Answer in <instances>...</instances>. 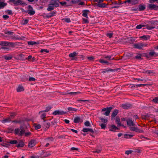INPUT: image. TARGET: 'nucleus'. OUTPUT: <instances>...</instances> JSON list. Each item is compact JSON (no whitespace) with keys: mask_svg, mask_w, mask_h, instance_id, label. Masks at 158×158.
Here are the masks:
<instances>
[{"mask_svg":"<svg viewBox=\"0 0 158 158\" xmlns=\"http://www.w3.org/2000/svg\"><path fill=\"white\" fill-rule=\"evenodd\" d=\"M148 45L144 43H141L137 44H134V47L135 48L139 49H142L143 47H146Z\"/></svg>","mask_w":158,"mask_h":158,"instance_id":"1","label":"nucleus"},{"mask_svg":"<svg viewBox=\"0 0 158 158\" xmlns=\"http://www.w3.org/2000/svg\"><path fill=\"white\" fill-rule=\"evenodd\" d=\"M112 109V108L111 107H107L102 109V112L105 111V112L103 113V114L106 116H108Z\"/></svg>","mask_w":158,"mask_h":158,"instance_id":"2","label":"nucleus"},{"mask_svg":"<svg viewBox=\"0 0 158 158\" xmlns=\"http://www.w3.org/2000/svg\"><path fill=\"white\" fill-rule=\"evenodd\" d=\"M108 128L109 130L110 131L115 132L118 129V128L114 125L112 124L109 126Z\"/></svg>","mask_w":158,"mask_h":158,"instance_id":"3","label":"nucleus"},{"mask_svg":"<svg viewBox=\"0 0 158 158\" xmlns=\"http://www.w3.org/2000/svg\"><path fill=\"white\" fill-rule=\"evenodd\" d=\"M28 13L30 15H33L35 13V11L33 10L32 7L30 5L28 6Z\"/></svg>","mask_w":158,"mask_h":158,"instance_id":"4","label":"nucleus"},{"mask_svg":"<svg viewBox=\"0 0 158 158\" xmlns=\"http://www.w3.org/2000/svg\"><path fill=\"white\" fill-rule=\"evenodd\" d=\"M148 8L149 9L151 10H158V6L156 5L153 4H149L148 5Z\"/></svg>","mask_w":158,"mask_h":158,"instance_id":"5","label":"nucleus"},{"mask_svg":"<svg viewBox=\"0 0 158 158\" xmlns=\"http://www.w3.org/2000/svg\"><path fill=\"white\" fill-rule=\"evenodd\" d=\"M130 129V130L137 132L142 133L143 132V131L138 129L137 127H131Z\"/></svg>","mask_w":158,"mask_h":158,"instance_id":"6","label":"nucleus"},{"mask_svg":"<svg viewBox=\"0 0 158 158\" xmlns=\"http://www.w3.org/2000/svg\"><path fill=\"white\" fill-rule=\"evenodd\" d=\"M59 0H52L50 3L53 5L55 7H57L59 6Z\"/></svg>","mask_w":158,"mask_h":158,"instance_id":"7","label":"nucleus"},{"mask_svg":"<svg viewBox=\"0 0 158 158\" xmlns=\"http://www.w3.org/2000/svg\"><path fill=\"white\" fill-rule=\"evenodd\" d=\"M36 142L35 140H32L29 142V147L32 148L34 147L36 144Z\"/></svg>","mask_w":158,"mask_h":158,"instance_id":"8","label":"nucleus"},{"mask_svg":"<svg viewBox=\"0 0 158 158\" xmlns=\"http://www.w3.org/2000/svg\"><path fill=\"white\" fill-rule=\"evenodd\" d=\"M64 114V113L63 111L59 110H55L53 113V114L55 115H62Z\"/></svg>","mask_w":158,"mask_h":158,"instance_id":"9","label":"nucleus"},{"mask_svg":"<svg viewBox=\"0 0 158 158\" xmlns=\"http://www.w3.org/2000/svg\"><path fill=\"white\" fill-rule=\"evenodd\" d=\"M149 55L151 56H158V54L155 52L153 50H151L149 53Z\"/></svg>","mask_w":158,"mask_h":158,"instance_id":"10","label":"nucleus"},{"mask_svg":"<svg viewBox=\"0 0 158 158\" xmlns=\"http://www.w3.org/2000/svg\"><path fill=\"white\" fill-rule=\"evenodd\" d=\"M139 38L140 39L144 40H147L149 39L150 36L148 35H143L140 36Z\"/></svg>","mask_w":158,"mask_h":158,"instance_id":"11","label":"nucleus"},{"mask_svg":"<svg viewBox=\"0 0 158 158\" xmlns=\"http://www.w3.org/2000/svg\"><path fill=\"white\" fill-rule=\"evenodd\" d=\"M99 62L102 64H110V63L107 60H105L103 59H100L99 60Z\"/></svg>","mask_w":158,"mask_h":158,"instance_id":"12","label":"nucleus"},{"mask_svg":"<svg viewBox=\"0 0 158 158\" xmlns=\"http://www.w3.org/2000/svg\"><path fill=\"white\" fill-rule=\"evenodd\" d=\"M118 113V111L117 110H114V111L113 112L111 116V119H113L114 118L115 116L117 115V114Z\"/></svg>","mask_w":158,"mask_h":158,"instance_id":"13","label":"nucleus"},{"mask_svg":"<svg viewBox=\"0 0 158 158\" xmlns=\"http://www.w3.org/2000/svg\"><path fill=\"white\" fill-rule=\"evenodd\" d=\"M89 11L87 10H84L82 12V15L83 16L85 17L86 18H88V13H89Z\"/></svg>","mask_w":158,"mask_h":158,"instance_id":"14","label":"nucleus"},{"mask_svg":"<svg viewBox=\"0 0 158 158\" xmlns=\"http://www.w3.org/2000/svg\"><path fill=\"white\" fill-rule=\"evenodd\" d=\"M127 123L128 125L130 126H133L134 125V122L131 119H128L127 121Z\"/></svg>","mask_w":158,"mask_h":158,"instance_id":"15","label":"nucleus"},{"mask_svg":"<svg viewBox=\"0 0 158 158\" xmlns=\"http://www.w3.org/2000/svg\"><path fill=\"white\" fill-rule=\"evenodd\" d=\"M82 122L80 118L79 117H75L74 118V122L75 123H77Z\"/></svg>","mask_w":158,"mask_h":158,"instance_id":"16","label":"nucleus"},{"mask_svg":"<svg viewBox=\"0 0 158 158\" xmlns=\"http://www.w3.org/2000/svg\"><path fill=\"white\" fill-rule=\"evenodd\" d=\"M125 2H127L130 3L131 4H135L137 3V1L136 0L135 1H132L131 0H127Z\"/></svg>","mask_w":158,"mask_h":158,"instance_id":"17","label":"nucleus"},{"mask_svg":"<svg viewBox=\"0 0 158 158\" xmlns=\"http://www.w3.org/2000/svg\"><path fill=\"white\" fill-rule=\"evenodd\" d=\"M24 145V142L22 141H20L19 144L17 145V147L18 148L23 147Z\"/></svg>","mask_w":158,"mask_h":158,"instance_id":"18","label":"nucleus"},{"mask_svg":"<svg viewBox=\"0 0 158 158\" xmlns=\"http://www.w3.org/2000/svg\"><path fill=\"white\" fill-rule=\"evenodd\" d=\"M24 88L21 85H19L17 89V91L18 92H20L24 90Z\"/></svg>","mask_w":158,"mask_h":158,"instance_id":"19","label":"nucleus"},{"mask_svg":"<svg viewBox=\"0 0 158 158\" xmlns=\"http://www.w3.org/2000/svg\"><path fill=\"white\" fill-rule=\"evenodd\" d=\"M54 6L52 5L51 3H50L48 6V7L47 8V10L48 11H51L54 9Z\"/></svg>","mask_w":158,"mask_h":158,"instance_id":"20","label":"nucleus"},{"mask_svg":"<svg viewBox=\"0 0 158 158\" xmlns=\"http://www.w3.org/2000/svg\"><path fill=\"white\" fill-rule=\"evenodd\" d=\"M116 123L118 125V126H120L121 125V124L120 122V118L118 117H116Z\"/></svg>","mask_w":158,"mask_h":158,"instance_id":"21","label":"nucleus"},{"mask_svg":"<svg viewBox=\"0 0 158 158\" xmlns=\"http://www.w3.org/2000/svg\"><path fill=\"white\" fill-rule=\"evenodd\" d=\"M134 136V135L132 134H125L124 135V138L127 139H128L131 137Z\"/></svg>","mask_w":158,"mask_h":158,"instance_id":"22","label":"nucleus"},{"mask_svg":"<svg viewBox=\"0 0 158 158\" xmlns=\"http://www.w3.org/2000/svg\"><path fill=\"white\" fill-rule=\"evenodd\" d=\"M139 10L142 11L145 9V7L144 5H141L139 6Z\"/></svg>","mask_w":158,"mask_h":158,"instance_id":"23","label":"nucleus"},{"mask_svg":"<svg viewBox=\"0 0 158 158\" xmlns=\"http://www.w3.org/2000/svg\"><path fill=\"white\" fill-rule=\"evenodd\" d=\"M106 6V4L105 3H98V6L100 7H105Z\"/></svg>","mask_w":158,"mask_h":158,"instance_id":"24","label":"nucleus"},{"mask_svg":"<svg viewBox=\"0 0 158 158\" xmlns=\"http://www.w3.org/2000/svg\"><path fill=\"white\" fill-rule=\"evenodd\" d=\"M22 3V1L21 0H16L15 3V4L16 5H20Z\"/></svg>","mask_w":158,"mask_h":158,"instance_id":"25","label":"nucleus"},{"mask_svg":"<svg viewBox=\"0 0 158 158\" xmlns=\"http://www.w3.org/2000/svg\"><path fill=\"white\" fill-rule=\"evenodd\" d=\"M68 110L69 111H76L77 110L76 109L73 108L71 107H69L68 108Z\"/></svg>","mask_w":158,"mask_h":158,"instance_id":"26","label":"nucleus"},{"mask_svg":"<svg viewBox=\"0 0 158 158\" xmlns=\"http://www.w3.org/2000/svg\"><path fill=\"white\" fill-rule=\"evenodd\" d=\"M28 44L29 45H33L37 44V43L34 41H29L28 42Z\"/></svg>","mask_w":158,"mask_h":158,"instance_id":"27","label":"nucleus"},{"mask_svg":"<svg viewBox=\"0 0 158 158\" xmlns=\"http://www.w3.org/2000/svg\"><path fill=\"white\" fill-rule=\"evenodd\" d=\"M6 5V3L2 2H0V9L3 8Z\"/></svg>","mask_w":158,"mask_h":158,"instance_id":"28","label":"nucleus"},{"mask_svg":"<svg viewBox=\"0 0 158 158\" xmlns=\"http://www.w3.org/2000/svg\"><path fill=\"white\" fill-rule=\"evenodd\" d=\"M44 111H41V112H40V113H43L41 116V118L43 119L45 118V117L46 116L45 114L44 113Z\"/></svg>","mask_w":158,"mask_h":158,"instance_id":"29","label":"nucleus"},{"mask_svg":"<svg viewBox=\"0 0 158 158\" xmlns=\"http://www.w3.org/2000/svg\"><path fill=\"white\" fill-rule=\"evenodd\" d=\"M4 58L6 60H9L12 59V56H4Z\"/></svg>","mask_w":158,"mask_h":158,"instance_id":"30","label":"nucleus"},{"mask_svg":"<svg viewBox=\"0 0 158 158\" xmlns=\"http://www.w3.org/2000/svg\"><path fill=\"white\" fill-rule=\"evenodd\" d=\"M77 55V53L75 52L71 53L69 55V56L70 57H73Z\"/></svg>","mask_w":158,"mask_h":158,"instance_id":"31","label":"nucleus"},{"mask_svg":"<svg viewBox=\"0 0 158 158\" xmlns=\"http://www.w3.org/2000/svg\"><path fill=\"white\" fill-rule=\"evenodd\" d=\"M17 141L16 140H11L9 143L12 144H16L17 143Z\"/></svg>","mask_w":158,"mask_h":158,"instance_id":"32","label":"nucleus"},{"mask_svg":"<svg viewBox=\"0 0 158 158\" xmlns=\"http://www.w3.org/2000/svg\"><path fill=\"white\" fill-rule=\"evenodd\" d=\"M20 130L18 128L15 129V133L16 134L19 135Z\"/></svg>","mask_w":158,"mask_h":158,"instance_id":"33","label":"nucleus"},{"mask_svg":"<svg viewBox=\"0 0 158 158\" xmlns=\"http://www.w3.org/2000/svg\"><path fill=\"white\" fill-rule=\"evenodd\" d=\"M24 130L23 129H21L19 133V135H23L24 134Z\"/></svg>","mask_w":158,"mask_h":158,"instance_id":"34","label":"nucleus"},{"mask_svg":"<svg viewBox=\"0 0 158 158\" xmlns=\"http://www.w3.org/2000/svg\"><path fill=\"white\" fill-rule=\"evenodd\" d=\"M100 120L102 121V122L106 123L107 122V120L106 119L104 118H101Z\"/></svg>","mask_w":158,"mask_h":158,"instance_id":"35","label":"nucleus"},{"mask_svg":"<svg viewBox=\"0 0 158 158\" xmlns=\"http://www.w3.org/2000/svg\"><path fill=\"white\" fill-rule=\"evenodd\" d=\"M106 35L107 36L109 37L110 38H111L112 37L113 33H108Z\"/></svg>","mask_w":158,"mask_h":158,"instance_id":"36","label":"nucleus"},{"mask_svg":"<svg viewBox=\"0 0 158 158\" xmlns=\"http://www.w3.org/2000/svg\"><path fill=\"white\" fill-rule=\"evenodd\" d=\"M35 129H38L40 128L41 126L39 124L35 125Z\"/></svg>","mask_w":158,"mask_h":158,"instance_id":"37","label":"nucleus"},{"mask_svg":"<svg viewBox=\"0 0 158 158\" xmlns=\"http://www.w3.org/2000/svg\"><path fill=\"white\" fill-rule=\"evenodd\" d=\"M49 51H48L47 49H42L40 50V52H45V53H48L49 52Z\"/></svg>","mask_w":158,"mask_h":158,"instance_id":"38","label":"nucleus"},{"mask_svg":"<svg viewBox=\"0 0 158 158\" xmlns=\"http://www.w3.org/2000/svg\"><path fill=\"white\" fill-rule=\"evenodd\" d=\"M122 107L124 109H128L129 107V106L127 104H124L122 105Z\"/></svg>","mask_w":158,"mask_h":158,"instance_id":"39","label":"nucleus"},{"mask_svg":"<svg viewBox=\"0 0 158 158\" xmlns=\"http://www.w3.org/2000/svg\"><path fill=\"white\" fill-rule=\"evenodd\" d=\"M52 107L50 106H47L46 109V110H44L45 112H48L51 109Z\"/></svg>","mask_w":158,"mask_h":158,"instance_id":"40","label":"nucleus"},{"mask_svg":"<svg viewBox=\"0 0 158 158\" xmlns=\"http://www.w3.org/2000/svg\"><path fill=\"white\" fill-rule=\"evenodd\" d=\"M100 126L102 129H104L106 127V125L105 124L102 123L100 125Z\"/></svg>","mask_w":158,"mask_h":158,"instance_id":"41","label":"nucleus"},{"mask_svg":"<svg viewBox=\"0 0 158 158\" xmlns=\"http://www.w3.org/2000/svg\"><path fill=\"white\" fill-rule=\"evenodd\" d=\"M63 20L67 23H69L70 22V20L69 18H64L63 19Z\"/></svg>","mask_w":158,"mask_h":158,"instance_id":"42","label":"nucleus"},{"mask_svg":"<svg viewBox=\"0 0 158 158\" xmlns=\"http://www.w3.org/2000/svg\"><path fill=\"white\" fill-rule=\"evenodd\" d=\"M90 130V129H88V128H84L83 129V131L84 132H87L88 131Z\"/></svg>","mask_w":158,"mask_h":158,"instance_id":"43","label":"nucleus"},{"mask_svg":"<svg viewBox=\"0 0 158 158\" xmlns=\"http://www.w3.org/2000/svg\"><path fill=\"white\" fill-rule=\"evenodd\" d=\"M153 102L155 103L158 102V97H156L153 100Z\"/></svg>","mask_w":158,"mask_h":158,"instance_id":"44","label":"nucleus"},{"mask_svg":"<svg viewBox=\"0 0 158 158\" xmlns=\"http://www.w3.org/2000/svg\"><path fill=\"white\" fill-rule=\"evenodd\" d=\"M28 20L26 19H24L23 20V24H26L28 23Z\"/></svg>","mask_w":158,"mask_h":158,"instance_id":"45","label":"nucleus"},{"mask_svg":"<svg viewBox=\"0 0 158 158\" xmlns=\"http://www.w3.org/2000/svg\"><path fill=\"white\" fill-rule=\"evenodd\" d=\"M35 79L33 77H30L29 79V81H35Z\"/></svg>","mask_w":158,"mask_h":158,"instance_id":"46","label":"nucleus"},{"mask_svg":"<svg viewBox=\"0 0 158 158\" xmlns=\"http://www.w3.org/2000/svg\"><path fill=\"white\" fill-rule=\"evenodd\" d=\"M90 123L88 121H86L85 123V125L86 126H89Z\"/></svg>","mask_w":158,"mask_h":158,"instance_id":"47","label":"nucleus"},{"mask_svg":"<svg viewBox=\"0 0 158 158\" xmlns=\"http://www.w3.org/2000/svg\"><path fill=\"white\" fill-rule=\"evenodd\" d=\"M104 58L107 60H111V56H105Z\"/></svg>","mask_w":158,"mask_h":158,"instance_id":"48","label":"nucleus"},{"mask_svg":"<svg viewBox=\"0 0 158 158\" xmlns=\"http://www.w3.org/2000/svg\"><path fill=\"white\" fill-rule=\"evenodd\" d=\"M143 25H137L136 26V28L137 29H140L141 28L143 27Z\"/></svg>","mask_w":158,"mask_h":158,"instance_id":"49","label":"nucleus"},{"mask_svg":"<svg viewBox=\"0 0 158 158\" xmlns=\"http://www.w3.org/2000/svg\"><path fill=\"white\" fill-rule=\"evenodd\" d=\"M88 18H86V19L83 18V21L85 23H87L88 22Z\"/></svg>","mask_w":158,"mask_h":158,"instance_id":"50","label":"nucleus"},{"mask_svg":"<svg viewBox=\"0 0 158 158\" xmlns=\"http://www.w3.org/2000/svg\"><path fill=\"white\" fill-rule=\"evenodd\" d=\"M131 153V150L127 151L125 152L126 154L127 155H129Z\"/></svg>","mask_w":158,"mask_h":158,"instance_id":"51","label":"nucleus"},{"mask_svg":"<svg viewBox=\"0 0 158 158\" xmlns=\"http://www.w3.org/2000/svg\"><path fill=\"white\" fill-rule=\"evenodd\" d=\"M31 134V133L30 132H27L25 133L24 135L25 136H27L30 135Z\"/></svg>","mask_w":158,"mask_h":158,"instance_id":"52","label":"nucleus"},{"mask_svg":"<svg viewBox=\"0 0 158 158\" xmlns=\"http://www.w3.org/2000/svg\"><path fill=\"white\" fill-rule=\"evenodd\" d=\"M88 59L89 60L91 61L94 59V58L92 56H91L88 57Z\"/></svg>","mask_w":158,"mask_h":158,"instance_id":"53","label":"nucleus"},{"mask_svg":"<svg viewBox=\"0 0 158 158\" xmlns=\"http://www.w3.org/2000/svg\"><path fill=\"white\" fill-rule=\"evenodd\" d=\"M59 2L62 5H64L66 4V2Z\"/></svg>","mask_w":158,"mask_h":158,"instance_id":"54","label":"nucleus"},{"mask_svg":"<svg viewBox=\"0 0 158 158\" xmlns=\"http://www.w3.org/2000/svg\"><path fill=\"white\" fill-rule=\"evenodd\" d=\"M3 18L6 19L9 18V16L7 15H3Z\"/></svg>","mask_w":158,"mask_h":158,"instance_id":"55","label":"nucleus"},{"mask_svg":"<svg viewBox=\"0 0 158 158\" xmlns=\"http://www.w3.org/2000/svg\"><path fill=\"white\" fill-rule=\"evenodd\" d=\"M103 1V0H98L97 1L98 3H101V2H102Z\"/></svg>","mask_w":158,"mask_h":158,"instance_id":"56","label":"nucleus"},{"mask_svg":"<svg viewBox=\"0 0 158 158\" xmlns=\"http://www.w3.org/2000/svg\"><path fill=\"white\" fill-rule=\"evenodd\" d=\"M64 122L66 123H69V120L67 119H65Z\"/></svg>","mask_w":158,"mask_h":158,"instance_id":"57","label":"nucleus"},{"mask_svg":"<svg viewBox=\"0 0 158 158\" xmlns=\"http://www.w3.org/2000/svg\"><path fill=\"white\" fill-rule=\"evenodd\" d=\"M71 130L73 132H74L75 133H77V131L76 130H74L73 129H71Z\"/></svg>","mask_w":158,"mask_h":158,"instance_id":"58","label":"nucleus"},{"mask_svg":"<svg viewBox=\"0 0 158 158\" xmlns=\"http://www.w3.org/2000/svg\"><path fill=\"white\" fill-rule=\"evenodd\" d=\"M158 0H150L149 2L150 3H152V2L156 1H158Z\"/></svg>","mask_w":158,"mask_h":158,"instance_id":"59","label":"nucleus"},{"mask_svg":"<svg viewBox=\"0 0 158 158\" xmlns=\"http://www.w3.org/2000/svg\"><path fill=\"white\" fill-rule=\"evenodd\" d=\"M134 118L136 119L138 118V117L137 115H135L134 116Z\"/></svg>","mask_w":158,"mask_h":158,"instance_id":"60","label":"nucleus"},{"mask_svg":"<svg viewBox=\"0 0 158 158\" xmlns=\"http://www.w3.org/2000/svg\"><path fill=\"white\" fill-rule=\"evenodd\" d=\"M10 0V2H13L14 4H15V3L16 1L15 0Z\"/></svg>","mask_w":158,"mask_h":158,"instance_id":"61","label":"nucleus"},{"mask_svg":"<svg viewBox=\"0 0 158 158\" xmlns=\"http://www.w3.org/2000/svg\"><path fill=\"white\" fill-rule=\"evenodd\" d=\"M144 85H143V84H139V85H137V86L138 87H140Z\"/></svg>","mask_w":158,"mask_h":158,"instance_id":"62","label":"nucleus"},{"mask_svg":"<svg viewBox=\"0 0 158 158\" xmlns=\"http://www.w3.org/2000/svg\"><path fill=\"white\" fill-rule=\"evenodd\" d=\"M121 122H123V121H125V118H121Z\"/></svg>","mask_w":158,"mask_h":158,"instance_id":"63","label":"nucleus"},{"mask_svg":"<svg viewBox=\"0 0 158 158\" xmlns=\"http://www.w3.org/2000/svg\"><path fill=\"white\" fill-rule=\"evenodd\" d=\"M77 148H75L73 147L71 148V150H77Z\"/></svg>","mask_w":158,"mask_h":158,"instance_id":"64","label":"nucleus"}]
</instances>
